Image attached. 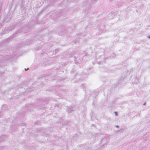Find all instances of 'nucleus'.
I'll return each mask as SVG.
<instances>
[{
  "label": "nucleus",
  "instance_id": "1",
  "mask_svg": "<svg viewBox=\"0 0 150 150\" xmlns=\"http://www.w3.org/2000/svg\"><path fill=\"white\" fill-rule=\"evenodd\" d=\"M73 110L72 108L71 107L69 106L67 107V108L66 110V111L68 113H70Z\"/></svg>",
  "mask_w": 150,
  "mask_h": 150
},
{
  "label": "nucleus",
  "instance_id": "2",
  "mask_svg": "<svg viewBox=\"0 0 150 150\" xmlns=\"http://www.w3.org/2000/svg\"><path fill=\"white\" fill-rule=\"evenodd\" d=\"M106 138L105 137L103 138L100 141V143L102 145H104L106 142Z\"/></svg>",
  "mask_w": 150,
  "mask_h": 150
},
{
  "label": "nucleus",
  "instance_id": "3",
  "mask_svg": "<svg viewBox=\"0 0 150 150\" xmlns=\"http://www.w3.org/2000/svg\"><path fill=\"white\" fill-rule=\"evenodd\" d=\"M115 116H117V115L118 114V112H115Z\"/></svg>",
  "mask_w": 150,
  "mask_h": 150
},
{
  "label": "nucleus",
  "instance_id": "4",
  "mask_svg": "<svg viewBox=\"0 0 150 150\" xmlns=\"http://www.w3.org/2000/svg\"><path fill=\"white\" fill-rule=\"evenodd\" d=\"M116 127L118 129L120 128L119 126L117 125L116 126Z\"/></svg>",
  "mask_w": 150,
  "mask_h": 150
},
{
  "label": "nucleus",
  "instance_id": "5",
  "mask_svg": "<svg viewBox=\"0 0 150 150\" xmlns=\"http://www.w3.org/2000/svg\"><path fill=\"white\" fill-rule=\"evenodd\" d=\"M147 37L150 39V35H149L148 36H147Z\"/></svg>",
  "mask_w": 150,
  "mask_h": 150
},
{
  "label": "nucleus",
  "instance_id": "6",
  "mask_svg": "<svg viewBox=\"0 0 150 150\" xmlns=\"http://www.w3.org/2000/svg\"><path fill=\"white\" fill-rule=\"evenodd\" d=\"M146 103H144V104H143V105H145L146 104Z\"/></svg>",
  "mask_w": 150,
  "mask_h": 150
},
{
  "label": "nucleus",
  "instance_id": "7",
  "mask_svg": "<svg viewBox=\"0 0 150 150\" xmlns=\"http://www.w3.org/2000/svg\"><path fill=\"white\" fill-rule=\"evenodd\" d=\"M95 95H97V93H96V94H95Z\"/></svg>",
  "mask_w": 150,
  "mask_h": 150
},
{
  "label": "nucleus",
  "instance_id": "8",
  "mask_svg": "<svg viewBox=\"0 0 150 150\" xmlns=\"http://www.w3.org/2000/svg\"><path fill=\"white\" fill-rule=\"evenodd\" d=\"M25 69V71H27V70L26 69Z\"/></svg>",
  "mask_w": 150,
  "mask_h": 150
},
{
  "label": "nucleus",
  "instance_id": "9",
  "mask_svg": "<svg viewBox=\"0 0 150 150\" xmlns=\"http://www.w3.org/2000/svg\"><path fill=\"white\" fill-rule=\"evenodd\" d=\"M28 106H28V105H27V106L26 107H28Z\"/></svg>",
  "mask_w": 150,
  "mask_h": 150
}]
</instances>
